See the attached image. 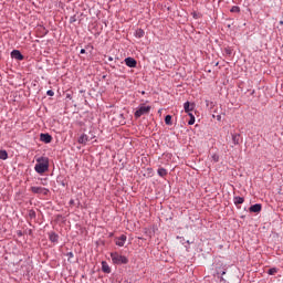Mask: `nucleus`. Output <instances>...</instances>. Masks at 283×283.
Returning <instances> with one entry per match:
<instances>
[{"instance_id": "obj_1", "label": "nucleus", "mask_w": 283, "mask_h": 283, "mask_svg": "<svg viewBox=\"0 0 283 283\" xmlns=\"http://www.w3.org/2000/svg\"><path fill=\"white\" fill-rule=\"evenodd\" d=\"M50 169V159L48 157H39L34 166L36 174H45Z\"/></svg>"}, {"instance_id": "obj_2", "label": "nucleus", "mask_w": 283, "mask_h": 283, "mask_svg": "<svg viewBox=\"0 0 283 283\" xmlns=\"http://www.w3.org/2000/svg\"><path fill=\"white\" fill-rule=\"evenodd\" d=\"M111 260L113 264H117L118 266H120V264H128L129 262V259H127V256L118 254V252H112Z\"/></svg>"}, {"instance_id": "obj_3", "label": "nucleus", "mask_w": 283, "mask_h": 283, "mask_svg": "<svg viewBox=\"0 0 283 283\" xmlns=\"http://www.w3.org/2000/svg\"><path fill=\"white\" fill-rule=\"evenodd\" d=\"M151 112V106H147L145 104H140L135 112V118H140V116H145L146 114H149Z\"/></svg>"}, {"instance_id": "obj_4", "label": "nucleus", "mask_w": 283, "mask_h": 283, "mask_svg": "<svg viewBox=\"0 0 283 283\" xmlns=\"http://www.w3.org/2000/svg\"><path fill=\"white\" fill-rule=\"evenodd\" d=\"M31 191L32 193H36L39 196H48V193H50V189L36 186L31 187Z\"/></svg>"}, {"instance_id": "obj_5", "label": "nucleus", "mask_w": 283, "mask_h": 283, "mask_svg": "<svg viewBox=\"0 0 283 283\" xmlns=\"http://www.w3.org/2000/svg\"><path fill=\"white\" fill-rule=\"evenodd\" d=\"M184 109H185L186 114L189 115V114H191V112H193V109H196V104L186 102V103H184Z\"/></svg>"}, {"instance_id": "obj_6", "label": "nucleus", "mask_w": 283, "mask_h": 283, "mask_svg": "<svg viewBox=\"0 0 283 283\" xmlns=\"http://www.w3.org/2000/svg\"><path fill=\"white\" fill-rule=\"evenodd\" d=\"M40 140L41 143H45L46 145H49V143H52V135L48 133H42L40 134Z\"/></svg>"}, {"instance_id": "obj_7", "label": "nucleus", "mask_w": 283, "mask_h": 283, "mask_svg": "<svg viewBox=\"0 0 283 283\" xmlns=\"http://www.w3.org/2000/svg\"><path fill=\"white\" fill-rule=\"evenodd\" d=\"M11 59H14L15 61H23L24 56L21 54V51L13 50L11 52Z\"/></svg>"}, {"instance_id": "obj_8", "label": "nucleus", "mask_w": 283, "mask_h": 283, "mask_svg": "<svg viewBox=\"0 0 283 283\" xmlns=\"http://www.w3.org/2000/svg\"><path fill=\"white\" fill-rule=\"evenodd\" d=\"M124 61L127 67H136V65H138V62L134 57H126Z\"/></svg>"}, {"instance_id": "obj_9", "label": "nucleus", "mask_w": 283, "mask_h": 283, "mask_svg": "<svg viewBox=\"0 0 283 283\" xmlns=\"http://www.w3.org/2000/svg\"><path fill=\"white\" fill-rule=\"evenodd\" d=\"M77 143L80 145H87V143H90V136H87V134H82L78 139Z\"/></svg>"}, {"instance_id": "obj_10", "label": "nucleus", "mask_w": 283, "mask_h": 283, "mask_svg": "<svg viewBox=\"0 0 283 283\" xmlns=\"http://www.w3.org/2000/svg\"><path fill=\"white\" fill-rule=\"evenodd\" d=\"M125 242H127V235L122 234L119 238L116 239L115 243L117 247H125Z\"/></svg>"}, {"instance_id": "obj_11", "label": "nucleus", "mask_w": 283, "mask_h": 283, "mask_svg": "<svg viewBox=\"0 0 283 283\" xmlns=\"http://www.w3.org/2000/svg\"><path fill=\"white\" fill-rule=\"evenodd\" d=\"M249 211H250L251 213H260V211H262V205H260V203L252 205V206L249 208Z\"/></svg>"}, {"instance_id": "obj_12", "label": "nucleus", "mask_w": 283, "mask_h": 283, "mask_svg": "<svg viewBox=\"0 0 283 283\" xmlns=\"http://www.w3.org/2000/svg\"><path fill=\"white\" fill-rule=\"evenodd\" d=\"M102 271L103 273H112V268H109L107 261H102Z\"/></svg>"}, {"instance_id": "obj_13", "label": "nucleus", "mask_w": 283, "mask_h": 283, "mask_svg": "<svg viewBox=\"0 0 283 283\" xmlns=\"http://www.w3.org/2000/svg\"><path fill=\"white\" fill-rule=\"evenodd\" d=\"M49 240H50V242H53V243L59 242V235L56 234V232H50Z\"/></svg>"}, {"instance_id": "obj_14", "label": "nucleus", "mask_w": 283, "mask_h": 283, "mask_svg": "<svg viewBox=\"0 0 283 283\" xmlns=\"http://www.w3.org/2000/svg\"><path fill=\"white\" fill-rule=\"evenodd\" d=\"M135 36L136 39H143V36H145V31L143 29H137L135 31Z\"/></svg>"}, {"instance_id": "obj_15", "label": "nucleus", "mask_w": 283, "mask_h": 283, "mask_svg": "<svg viewBox=\"0 0 283 283\" xmlns=\"http://www.w3.org/2000/svg\"><path fill=\"white\" fill-rule=\"evenodd\" d=\"M233 145H240V134H232Z\"/></svg>"}, {"instance_id": "obj_16", "label": "nucleus", "mask_w": 283, "mask_h": 283, "mask_svg": "<svg viewBox=\"0 0 283 283\" xmlns=\"http://www.w3.org/2000/svg\"><path fill=\"white\" fill-rule=\"evenodd\" d=\"M157 174H158V176H160V178H165V176H167V169H165V168H159V169L157 170Z\"/></svg>"}, {"instance_id": "obj_17", "label": "nucleus", "mask_w": 283, "mask_h": 283, "mask_svg": "<svg viewBox=\"0 0 283 283\" xmlns=\"http://www.w3.org/2000/svg\"><path fill=\"white\" fill-rule=\"evenodd\" d=\"M234 205H243L244 203V198L242 197H234L233 198Z\"/></svg>"}, {"instance_id": "obj_18", "label": "nucleus", "mask_w": 283, "mask_h": 283, "mask_svg": "<svg viewBox=\"0 0 283 283\" xmlns=\"http://www.w3.org/2000/svg\"><path fill=\"white\" fill-rule=\"evenodd\" d=\"M211 163H220V155L213 154L210 157Z\"/></svg>"}, {"instance_id": "obj_19", "label": "nucleus", "mask_w": 283, "mask_h": 283, "mask_svg": "<svg viewBox=\"0 0 283 283\" xmlns=\"http://www.w3.org/2000/svg\"><path fill=\"white\" fill-rule=\"evenodd\" d=\"M0 160H8V151L0 150Z\"/></svg>"}, {"instance_id": "obj_20", "label": "nucleus", "mask_w": 283, "mask_h": 283, "mask_svg": "<svg viewBox=\"0 0 283 283\" xmlns=\"http://www.w3.org/2000/svg\"><path fill=\"white\" fill-rule=\"evenodd\" d=\"M188 116H190L188 125H195L196 124V116H193V113H189Z\"/></svg>"}, {"instance_id": "obj_21", "label": "nucleus", "mask_w": 283, "mask_h": 283, "mask_svg": "<svg viewBox=\"0 0 283 283\" xmlns=\"http://www.w3.org/2000/svg\"><path fill=\"white\" fill-rule=\"evenodd\" d=\"M165 123L166 125H174V122H171V115H166Z\"/></svg>"}, {"instance_id": "obj_22", "label": "nucleus", "mask_w": 283, "mask_h": 283, "mask_svg": "<svg viewBox=\"0 0 283 283\" xmlns=\"http://www.w3.org/2000/svg\"><path fill=\"white\" fill-rule=\"evenodd\" d=\"M275 273H277V268H272L268 271L269 275H275Z\"/></svg>"}, {"instance_id": "obj_23", "label": "nucleus", "mask_w": 283, "mask_h": 283, "mask_svg": "<svg viewBox=\"0 0 283 283\" xmlns=\"http://www.w3.org/2000/svg\"><path fill=\"white\" fill-rule=\"evenodd\" d=\"M230 12L239 13V12H240V7L233 6V7L230 9Z\"/></svg>"}, {"instance_id": "obj_24", "label": "nucleus", "mask_w": 283, "mask_h": 283, "mask_svg": "<svg viewBox=\"0 0 283 283\" xmlns=\"http://www.w3.org/2000/svg\"><path fill=\"white\" fill-rule=\"evenodd\" d=\"M29 217H30L31 219L36 218V212H35L34 210H30V211H29Z\"/></svg>"}, {"instance_id": "obj_25", "label": "nucleus", "mask_w": 283, "mask_h": 283, "mask_svg": "<svg viewBox=\"0 0 283 283\" xmlns=\"http://www.w3.org/2000/svg\"><path fill=\"white\" fill-rule=\"evenodd\" d=\"M46 95H48V96H54V91L49 90V91L46 92Z\"/></svg>"}, {"instance_id": "obj_26", "label": "nucleus", "mask_w": 283, "mask_h": 283, "mask_svg": "<svg viewBox=\"0 0 283 283\" xmlns=\"http://www.w3.org/2000/svg\"><path fill=\"white\" fill-rule=\"evenodd\" d=\"M216 118H217V120L220 122V120H222V115H217Z\"/></svg>"}, {"instance_id": "obj_27", "label": "nucleus", "mask_w": 283, "mask_h": 283, "mask_svg": "<svg viewBox=\"0 0 283 283\" xmlns=\"http://www.w3.org/2000/svg\"><path fill=\"white\" fill-rule=\"evenodd\" d=\"M67 256H69V258H74V253L69 252V253H67Z\"/></svg>"}, {"instance_id": "obj_28", "label": "nucleus", "mask_w": 283, "mask_h": 283, "mask_svg": "<svg viewBox=\"0 0 283 283\" xmlns=\"http://www.w3.org/2000/svg\"><path fill=\"white\" fill-rule=\"evenodd\" d=\"M80 54H85V49H81Z\"/></svg>"}, {"instance_id": "obj_29", "label": "nucleus", "mask_w": 283, "mask_h": 283, "mask_svg": "<svg viewBox=\"0 0 283 283\" xmlns=\"http://www.w3.org/2000/svg\"><path fill=\"white\" fill-rule=\"evenodd\" d=\"M69 205H74V199H71Z\"/></svg>"}, {"instance_id": "obj_30", "label": "nucleus", "mask_w": 283, "mask_h": 283, "mask_svg": "<svg viewBox=\"0 0 283 283\" xmlns=\"http://www.w3.org/2000/svg\"><path fill=\"white\" fill-rule=\"evenodd\" d=\"M108 61H114V57H112V56H108Z\"/></svg>"}, {"instance_id": "obj_31", "label": "nucleus", "mask_w": 283, "mask_h": 283, "mask_svg": "<svg viewBox=\"0 0 283 283\" xmlns=\"http://www.w3.org/2000/svg\"><path fill=\"white\" fill-rule=\"evenodd\" d=\"M177 239H178V240H185V238H182V237H177Z\"/></svg>"}, {"instance_id": "obj_32", "label": "nucleus", "mask_w": 283, "mask_h": 283, "mask_svg": "<svg viewBox=\"0 0 283 283\" xmlns=\"http://www.w3.org/2000/svg\"><path fill=\"white\" fill-rule=\"evenodd\" d=\"M221 275H227V271H223V272L221 273Z\"/></svg>"}, {"instance_id": "obj_33", "label": "nucleus", "mask_w": 283, "mask_h": 283, "mask_svg": "<svg viewBox=\"0 0 283 283\" xmlns=\"http://www.w3.org/2000/svg\"><path fill=\"white\" fill-rule=\"evenodd\" d=\"M221 282H226L224 277H221Z\"/></svg>"}]
</instances>
